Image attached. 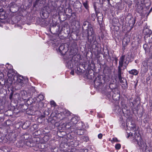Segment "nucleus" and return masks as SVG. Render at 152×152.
Returning a JSON list of instances; mask_svg holds the SVG:
<instances>
[{"instance_id":"obj_1","label":"nucleus","mask_w":152,"mask_h":152,"mask_svg":"<svg viewBox=\"0 0 152 152\" xmlns=\"http://www.w3.org/2000/svg\"><path fill=\"white\" fill-rule=\"evenodd\" d=\"M84 36H86L87 39L93 49H95L98 47V43L96 39V37L94 34L93 28L91 25H89L88 28L85 32H83Z\"/></svg>"},{"instance_id":"obj_2","label":"nucleus","mask_w":152,"mask_h":152,"mask_svg":"<svg viewBox=\"0 0 152 152\" xmlns=\"http://www.w3.org/2000/svg\"><path fill=\"white\" fill-rule=\"evenodd\" d=\"M24 144L29 147H34L36 146V143L34 142L33 140L31 139L26 141L21 140L16 144L17 146L18 147H23Z\"/></svg>"},{"instance_id":"obj_3","label":"nucleus","mask_w":152,"mask_h":152,"mask_svg":"<svg viewBox=\"0 0 152 152\" xmlns=\"http://www.w3.org/2000/svg\"><path fill=\"white\" fill-rule=\"evenodd\" d=\"M143 33L145 35L144 38L146 43H152V31L146 28L143 30Z\"/></svg>"},{"instance_id":"obj_4","label":"nucleus","mask_w":152,"mask_h":152,"mask_svg":"<svg viewBox=\"0 0 152 152\" xmlns=\"http://www.w3.org/2000/svg\"><path fill=\"white\" fill-rule=\"evenodd\" d=\"M71 113L68 110H65L63 112L56 114V116L60 120L65 119H69L71 117Z\"/></svg>"},{"instance_id":"obj_5","label":"nucleus","mask_w":152,"mask_h":152,"mask_svg":"<svg viewBox=\"0 0 152 152\" xmlns=\"http://www.w3.org/2000/svg\"><path fill=\"white\" fill-rule=\"evenodd\" d=\"M75 55V53H74L73 50H71L69 53L70 57L67 60H66V66L69 69H71L74 66V64L73 63L72 61L73 56Z\"/></svg>"},{"instance_id":"obj_6","label":"nucleus","mask_w":152,"mask_h":152,"mask_svg":"<svg viewBox=\"0 0 152 152\" xmlns=\"http://www.w3.org/2000/svg\"><path fill=\"white\" fill-rule=\"evenodd\" d=\"M15 78H16V81L17 83H20L21 87L23 86V84L25 82L26 83L28 80V78L24 79L23 76H19V77L16 76H14L13 77V80H15Z\"/></svg>"},{"instance_id":"obj_7","label":"nucleus","mask_w":152,"mask_h":152,"mask_svg":"<svg viewBox=\"0 0 152 152\" xmlns=\"http://www.w3.org/2000/svg\"><path fill=\"white\" fill-rule=\"evenodd\" d=\"M129 58H125V55H122L120 58L119 61V62L120 61H122V66L124 65V64H125L124 66L126 68L128 64L129 63V61L128 60Z\"/></svg>"},{"instance_id":"obj_8","label":"nucleus","mask_w":152,"mask_h":152,"mask_svg":"<svg viewBox=\"0 0 152 152\" xmlns=\"http://www.w3.org/2000/svg\"><path fill=\"white\" fill-rule=\"evenodd\" d=\"M113 92L112 91L111 89H110L108 90L107 92H106V95L108 99H110L111 98H112L114 100H117L118 99L115 98V94H114L113 95Z\"/></svg>"},{"instance_id":"obj_9","label":"nucleus","mask_w":152,"mask_h":152,"mask_svg":"<svg viewBox=\"0 0 152 152\" xmlns=\"http://www.w3.org/2000/svg\"><path fill=\"white\" fill-rule=\"evenodd\" d=\"M59 50L62 55H64L67 51V49L65 47L64 45H61L59 47Z\"/></svg>"},{"instance_id":"obj_10","label":"nucleus","mask_w":152,"mask_h":152,"mask_svg":"<svg viewBox=\"0 0 152 152\" xmlns=\"http://www.w3.org/2000/svg\"><path fill=\"white\" fill-rule=\"evenodd\" d=\"M7 15L6 14L5 12L1 7H0V19L4 20L7 18Z\"/></svg>"},{"instance_id":"obj_11","label":"nucleus","mask_w":152,"mask_h":152,"mask_svg":"<svg viewBox=\"0 0 152 152\" xmlns=\"http://www.w3.org/2000/svg\"><path fill=\"white\" fill-rule=\"evenodd\" d=\"M122 61L119 62V65L118 67V77L119 79H120L122 77H121V68L122 67Z\"/></svg>"},{"instance_id":"obj_12","label":"nucleus","mask_w":152,"mask_h":152,"mask_svg":"<svg viewBox=\"0 0 152 152\" xmlns=\"http://www.w3.org/2000/svg\"><path fill=\"white\" fill-rule=\"evenodd\" d=\"M78 122V120L75 117H72V119L70 120V121L69 122L67 123L66 124V125H75Z\"/></svg>"},{"instance_id":"obj_13","label":"nucleus","mask_w":152,"mask_h":152,"mask_svg":"<svg viewBox=\"0 0 152 152\" xmlns=\"http://www.w3.org/2000/svg\"><path fill=\"white\" fill-rule=\"evenodd\" d=\"M142 70L144 72H146L148 70V66L147 63H144L141 67Z\"/></svg>"},{"instance_id":"obj_14","label":"nucleus","mask_w":152,"mask_h":152,"mask_svg":"<svg viewBox=\"0 0 152 152\" xmlns=\"http://www.w3.org/2000/svg\"><path fill=\"white\" fill-rule=\"evenodd\" d=\"M130 39L129 38L127 37L124 38L123 40L122 44L124 46L127 45L129 42Z\"/></svg>"},{"instance_id":"obj_15","label":"nucleus","mask_w":152,"mask_h":152,"mask_svg":"<svg viewBox=\"0 0 152 152\" xmlns=\"http://www.w3.org/2000/svg\"><path fill=\"white\" fill-rule=\"evenodd\" d=\"M96 15L98 20L100 21H102L103 20L102 14L100 13L99 12H96Z\"/></svg>"},{"instance_id":"obj_16","label":"nucleus","mask_w":152,"mask_h":152,"mask_svg":"<svg viewBox=\"0 0 152 152\" xmlns=\"http://www.w3.org/2000/svg\"><path fill=\"white\" fill-rule=\"evenodd\" d=\"M74 127L76 128L77 130L80 129H82L83 127L82 124L81 123H79L78 124H76L74 126Z\"/></svg>"},{"instance_id":"obj_17","label":"nucleus","mask_w":152,"mask_h":152,"mask_svg":"<svg viewBox=\"0 0 152 152\" xmlns=\"http://www.w3.org/2000/svg\"><path fill=\"white\" fill-rule=\"evenodd\" d=\"M91 25V24H89V23L87 21H85L83 23L82 27V30H83V32H85V31L86 30H86H85L84 29V28H85V27L86 26H87V29L88 26V25Z\"/></svg>"},{"instance_id":"obj_18","label":"nucleus","mask_w":152,"mask_h":152,"mask_svg":"<svg viewBox=\"0 0 152 152\" xmlns=\"http://www.w3.org/2000/svg\"><path fill=\"white\" fill-rule=\"evenodd\" d=\"M6 0H0V7H5L7 5Z\"/></svg>"},{"instance_id":"obj_19","label":"nucleus","mask_w":152,"mask_h":152,"mask_svg":"<svg viewBox=\"0 0 152 152\" xmlns=\"http://www.w3.org/2000/svg\"><path fill=\"white\" fill-rule=\"evenodd\" d=\"M129 73L130 74L136 75L138 74L139 72L136 69H133L129 71Z\"/></svg>"},{"instance_id":"obj_20","label":"nucleus","mask_w":152,"mask_h":152,"mask_svg":"<svg viewBox=\"0 0 152 152\" xmlns=\"http://www.w3.org/2000/svg\"><path fill=\"white\" fill-rule=\"evenodd\" d=\"M119 79L120 82L122 83V85H124L125 87L127 86V82L125 79L123 78Z\"/></svg>"},{"instance_id":"obj_21","label":"nucleus","mask_w":152,"mask_h":152,"mask_svg":"<svg viewBox=\"0 0 152 152\" xmlns=\"http://www.w3.org/2000/svg\"><path fill=\"white\" fill-rule=\"evenodd\" d=\"M127 57L129 58L128 60L129 61L130 60H133L134 58V56L132 54H131L130 55H129V53H128L127 55L125 56V58H127Z\"/></svg>"},{"instance_id":"obj_22","label":"nucleus","mask_w":152,"mask_h":152,"mask_svg":"<svg viewBox=\"0 0 152 152\" xmlns=\"http://www.w3.org/2000/svg\"><path fill=\"white\" fill-rule=\"evenodd\" d=\"M84 70L81 69L80 66H77L76 71V73L78 75H81L83 72Z\"/></svg>"},{"instance_id":"obj_23","label":"nucleus","mask_w":152,"mask_h":152,"mask_svg":"<svg viewBox=\"0 0 152 152\" xmlns=\"http://www.w3.org/2000/svg\"><path fill=\"white\" fill-rule=\"evenodd\" d=\"M44 96L42 95H39L37 99V100L38 102H40L43 100Z\"/></svg>"},{"instance_id":"obj_24","label":"nucleus","mask_w":152,"mask_h":152,"mask_svg":"<svg viewBox=\"0 0 152 152\" xmlns=\"http://www.w3.org/2000/svg\"><path fill=\"white\" fill-rule=\"evenodd\" d=\"M137 143L141 149H144V144L142 142H138Z\"/></svg>"},{"instance_id":"obj_25","label":"nucleus","mask_w":152,"mask_h":152,"mask_svg":"<svg viewBox=\"0 0 152 152\" xmlns=\"http://www.w3.org/2000/svg\"><path fill=\"white\" fill-rule=\"evenodd\" d=\"M30 136L28 134H24L22 137V138L25 140L24 141L27 140H29L28 139L29 138Z\"/></svg>"},{"instance_id":"obj_26","label":"nucleus","mask_w":152,"mask_h":152,"mask_svg":"<svg viewBox=\"0 0 152 152\" xmlns=\"http://www.w3.org/2000/svg\"><path fill=\"white\" fill-rule=\"evenodd\" d=\"M83 4L85 8L88 10L89 8L88 5V1H86L85 2H83Z\"/></svg>"},{"instance_id":"obj_27","label":"nucleus","mask_w":152,"mask_h":152,"mask_svg":"<svg viewBox=\"0 0 152 152\" xmlns=\"http://www.w3.org/2000/svg\"><path fill=\"white\" fill-rule=\"evenodd\" d=\"M76 132L78 134L81 135L84 133V130L83 129L77 130Z\"/></svg>"},{"instance_id":"obj_28","label":"nucleus","mask_w":152,"mask_h":152,"mask_svg":"<svg viewBox=\"0 0 152 152\" xmlns=\"http://www.w3.org/2000/svg\"><path fill=\"white\" fill-rule=\"evenodd\" d=\"M75 125H70V128L72 131H74L75 132L77 131V129L75 127H74Z\"/></svg>"},{"instance_id":"obj_29","label":"nucleus","mask_w":152,"mask_h":152,"mask_svg":"<svg viewBox=\"0 0 152 152\" xmlns=\"http://www.w3.org/2000/svg\"><path fill=\"white\" fill-rule=\"evenodd\" d=\"M9 7L10 8V10H12V9L14 7L16 6V5L15 4L14 2H12L9 5Z\"/></svg>"},{"instance_id":"obj_30","label":"nucleus","mask_w":152,"mask_h":152,"mask_svg":"<svg viewBox=\"0 0 152 152\" xmlns=\"http://www.w3.org/2000/svg\"><path fill=\"white\" fill-rule=\"evenodd\" d=\"M142 10L143 8L141 6H138L137 9V12L139 13H141Z\"/></svg>"},{"instance_id":"obj_31","label":"nucleus","mask_w":152,"mask_h":152,"mask_svg":"<svg viewBox=\"0 0 152 152\" xmlns=\"http://www.w3.org/2000/svg\"><path fill=\"white\" fill-rule=\"evenodd\" d=\"M39 140V138L38 137H34V140H33V141L34 142H35L36 144L37 143H38V142Z\"/></svg>"},{"instance_id":"obj_32","label":"nucleus","mask_w":152,"mask_h":152,"mask_svg":"<svg viewBox=\"0 0 152 152\" xmlns=\"http://www.w3.org/2000/svg\"><path fill=\"white\" fill-rule=\"evenodd\" d=\"M49 139V137L48 135H45L43 137V140L45 142H47Z\"/></svg>"},{"instance_id":"obj_33","label":"nucleus","mask_w":152,"mask_h":152,"mask_svg":"<svg viewBox=\"0 0 152 152\" xmlns=\"http://www.w3.org/2000/svg\"><path fill=\"white\" fill-rule=\"evenodd\" d=\"M50 103L52 106H53L54 107H55L56 106V103L53 101H50Z\"/></svg>"},{"instance_id":"obj_34","label":"nucleus","mask_w":152,"mask_h":152,"mask_svg":"<svg viewBox=\"0 0 152 152\" xmlns=\"http://www.w3.org/2000/svg\"><path fill=\"white\" fill-rule=\"evenodd\" d=\"M115 147L116 149L119 150L121 148V145L120 144H117L115 145Z\"/></svg>"},{"instance_id":"obj_35","label":"nucleus","mask_w":152,"mask_h":152,"mask_svg":"<svg viewBox=\"0 0 152 152\" xmlns=\"http://www.w3.org/2000/svg\"><path fill=\"white\" fill-rule=\"evenodd\" d=\"M40 0H36L33 3V6L35 7L38 4Z\"/></svg>"},{"instance_id":"obj_36","label":"nucleus","mask_w":152,"mask_h":152,"mask_svg":"<svg viewBox=\"0 0 152 152\" xmlns=\"http://www.w3.org/2000/svg\"><path fill=\"white\" fill-rule=\"evenodd\" d=\"M132 126H131V128L134 131L136 130V126L134 124H132Z\"/></svg>"},{"instance_id":"obj_37","label":"nucleus","mask_w":152,"mask_h":152,"mask_svg":"<svg viewBox=\"0 0 152 152\" xmlns=\"http://www.w3.org/2000/svg\"><path fill=\"white\" fill-rule=\"evenodd\" d=\"M150 145L149 144H148V145L146 144V143H145L144 144V149H145V151L147 150L148 149V146H149Z\"/></svg>"},{"instance_id":"obj_38","label":"nucleus","mask_w":152,"mask_h":152,"mask_svg":"<svg viewBox=\"0 0 152 152\" xmlns=\"http://www.w3.org/2000/svg\"><path fill=\"white\" fill-rule=\"evenodd\" d=\"M82 138L83 140L86 142H87L89 140L88 137L87 136H83Z\"/></svg>"},{"instance_id":"obj_39","label":"nucleus","mask_w":152,"mask_h":152,"mask_svg":"<svg viewBox=\"0 0 152 152\" xmlns=\"http://www.w3.org/2000/svg\"><path fill=\"white\" fill-rule=\"evenodd\" d=\"M27 124V123H24L23 125V126H22V127L23 128H24V129H26L27 128V127H28L29 126V125H28L27 126H26V124Z\"/></svg>"},{"instance_id":"obj_40","label":"nucleus","mask_w":152,"mask_h":152,"mask_svg":"<svg viewBox=\"0 0 152 152\" xmlns=\"http://www.w3.org/2000/svg\"><path fill=\"white\" fill-rule=\"evenodd\" d=\"M113 141L114 142H119L120 141L118 140L117 138L116 137L113 138Z\"/></svg>"},{"instance_id":"obj_41","label":"nucleus","mask_w":152,"mask_h":152,"mask_svg":"<svg viewBox=\"0 0 152 152\" xmlns=\"http://www.w3.org/2000/svg\"><path fill=\"white\" fill-rule=\"evenodd\" d=\"M102 136H103L102 134L101 133L99 134L98 136V138L100 139H101L102 138Z\"/></svg>"},{"instance_id":"obj_42","label":"nucleus","mask_w":152,"mask_h":152,"mask_svg":"<svg viewBox=\"0 0 152 152\" xmlns=\"http://www.w3.org/2000/svg\"><path fill=\"white\" fill-rule=\"evenodd\" d=\"M13 96V93H11L10 95V97L9 98L10 100H11L12 98V97Z\"/></svg>"},{"instance_id":"obj_43","label":"nucleus","mask_w":152,"mask_h":152,"mask_svg":"<svg viewBox=\"0 0 152 152\" xmlns=\"http://www.w3.org/2000/svg\"><path fill=\"white\" fill-rule=\"evenodd\" d=\"M70 74L72 75H74V72L73 71H72L71 72H70Z\"/></svg>"},{"instance_id":"obj_44","label":"nucleus","mask_w":152,"mask_h":152,"mask_svg":"<svg viewBox=\"0 0 152 152\" xmlns=\"http://www.w3.org/2000/svg\"><path fill=\"white\" fill-rule=\"evenodd\" d=\"M118 59L117 58H116L115 59V63L116 64H117L118 63Z\"/></svg>"},{"instance_id":"obj_45","label":"nucleus","mask_w":152,"mask_h":152,"mask_svg":"<svg viewBox=\"0 0 152 152\" xmlns=\"http://www.w3.org/2000/svg\"><path fill=\"white\" fill-rule=\"evenodd\" d=\"M94 8L95 9V11H96V12H97V11H96V6H95V5L94 6Z\"/></svg>"},{"instance_id":"obj_46","label":"nucleus","mask_w":152,"mask_h":152,"mask_svg":"<svg viewBox=\"0 0 152 152\" xmlns=\"http://www.w3.org/2000/svg\"><path fill=\"white\" fill-rule=\"evenodd\" d=\"M1 81H3V80L2 79H0V85H2L3 84L1 83Z\"/></svg>"},{"instance_id":"obj_47","label":"nucleus","mask_w":152,"mask_h":152,"mask_svg":"<svg viewBox=\"0 0 152 152\" xmlns=\"http://www.w3.org/2000/svg\"><path fill=\"white\" fill-rule=\"evenodd\" d=\"M145 152H150V150H145Z\"/></svg>"},{"instance_id":"obj_48","label":"nucleus","mask_w":152,"mask_h":152,"mask_svg":"<svg viewBox=\"0 0 152 152\" xmlns=\"http://www.w3.org/2000/svg\"><path fill=\"white\" fill-rule=\"evenodd\" d=\"M84 152H88V150L87 149H86L84 150Z\"/></svg>"},{"instance_id":"obj_49","label":"nucleus","mask_w":152,"mask_h":152,"mask_svg":"<svg viewBox=\"0 0 152 152\" xmlns=\"http://www.w3.org/2000/svg\"><path fill=\"white\" fill-rule=\"evenodd\" d=\"M94 82L95 84H96V83H97V81L96 80H95L94 81Z\"/></svg>"},{"instance_id":"obj_50","label":"nucleus","mask_w":152,"mask_h":152,"mask_svg":"<svg viewBox=\"0 0 152 152\" xmlns=\"http://www.w3.org/2000/svg\"><path fill=\"white\" fill-rule=\"evenodd\" d=\"M135 20L134 19V23H133V24H134L135 23Z\"/></svg>"},{"instance_id":"obj_51","label":"nucleus","mask_w":152,"mask_h":152,"mask_svg":"<svg viewBox=\"0 0 152 152\" xmlns=\"http://www.w3.org/2000/svg\"><path fill=\"white\" fill-rule=\"evenodd\" d=\"M36 126V124L33 125V126H34V127H35V126Z\"/></svg>"},{"instance_id":"obj_52","label":"nucleus","mask_w":152,"mask_h":152,"mask_svg":"<svg viewBox=\"0 0 152 152\" xmlns=\"http://www.w3.org/2000/svg\"><path fill=\"white\" fill-rule=\"evenodd\" d=\"M117 95H118V97H117V98H118V97H119V96H118L119 95H118V94H117Z\"/></svg>"},{"instance_id":"obj_53","label":"nucleus","mask_w":152,"mask_h":152,"mask_svg":"<svg viewBox=\"0 0 152 152\" xmlns=\"http://www.w3.org/2000/svg\"><path fill=\"white\" fill-rule=\"evenodd\" d=\"M152 10V9H151L150 10V12L151 10Z\"/></svg>"},{"instance_id":"obj_54","label":"nucleus","mask_w":152,"mask_h":152,"mask_svg":"<svg viewBox=\"0 0 152 152\" xmlns=\"http://www.w3.org/2000/svg\"><path fill=\"white\" fill-rule=\"evenodd\" d=\"M129 137V136H128L127 137H128H128Z\"/></svg>"},{"instance_id":"obj_55","label":"nucleus","mask_w":152,"mask_h":152,"mask_svg":"<svg viewBox=\"0 0 152 152\" xmlns=\"http://www.w3.org/2000/svg\"><path fill=\"white\" fill-rule=\"evenodd\" d=\"M25 93H27V92H26V91H25Z\"/></svg>"},{"instance_id":"obj_56","label":"nucleus","mask_w":152,"mask_h":152,"mask_svg":"<svg viewBox=\"0 0 152 152\" xmlns=\"http://www.w3.org/2000/svg\"><path fill=\"white\" fill-rule=\"evenodd\" d=\"M145 45H144L143 46H144V47Z\"/></svg>"},{"instance_id":"obj_57","label":"nucleus","mask_w":152,"mask_h":152,"mask_svg":"<svg viewBox=\"0 0 152 152\" xmlns=\"http://www.w3.org/2000/svg\"><path fill=\"white\" fill-rule=\"evenodd\" d=\"M99 16H100V15L99 14Z\"/></svg>"},{"instance_id":"obj_58","label":"nucleus","mask_w":152,"mask_h":152,"mask_svg":"<svg viewBox=\"0 0 152 152\" xmlns=\"http://www.w3.org/2000/svg\"><path fill=\"white\" fill-rule=\"evenodd\" d=\"M23 93L25 94V92H23Z\"/></svg>"}]
</instances>
